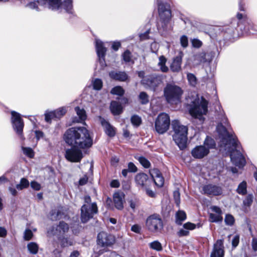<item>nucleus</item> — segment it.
Wrapping results in <instances>:
<instances>
[{
	"mask_svg": "<svg viewBox=\"0 0 257 257\" xmlns=\"http://www.w3.org/2000/svg\"><path fill=\"white\" fill-rule=\"evenodd\" d=\"M187 79L189 84L193 86H195L197 84V79L195 76L192 73H188L187 74Z\"/></svg>",
	"mask_w": 257,
	"mask_h": 257,
	"instance_id": "nucleus-49",
	"label": "nucleus"
},
{
	"mask_svg": "<svg viewBox=\"0 0 257 257\" xmlns=\"http://www.w3.org/2000/svg\"><path fill=\"white\" fill-rule=\"evenodd\" d=\"M252 247L254 251L257 250V238H253L252 240Z\"/></svg>",
	"mask_w": 257,
	"mask_h": 257,
	"instance_id": "nucleus-64",
	"label": "nucleus"
},
{
	"mask_svg": "<svg viewBox=\"0 0 257 257\" xmlns=\"http://www.w3.org/2000/svg\"><path fill=\"white\" fill-rule=\"evenodd\" d=\"M77 147H73L70 149L66 150L65 158L66 159L72 162H79L83 158L82 151Z\"/></svg>",
	"mask_w": 257,
	"mask_h": 257,
	"instance_id": "nucleus-12",
	"label": "nucleus"
},
{
	"mask_svg": "<svg viewBox=\"0 0 257 257\" xmlns=\"http://www.w3.org/2000/svg\"><path fill=\"white\" fill-rule=\"evenodd\" d=\"M204 145L206 147V149H208V151H209L210 149H213L215 147L216 144L213 139L207 136L204 142Z\"/></svg>",
	"mask_w": 257,
	"mask_h": 257,
	"instance_id": "nucleus-34",
	"label": "nucleus"
},
{
	"mask_svg": "<svg viewBox=\"0 0 257 257\" xmlns=\"http://www.w3.org/2000/svg\"><path fill=\"white\" fill-rule=\"evenodd\" d=\"M23 153L30 158H33L34 157V152L33 150L29 147H22Z\"/></svg>",
	"mask_w": 257,
	"mask_h": 257,
	"instance_id": "nucleus-44",
	"label": "nucleus"
},
{
	"mask_svg": "<svg viewBox=\"0 0 257 257\" xmlns=\"http://www.w3.org/2000/svg\"><path fill=\"white\" fill-rule=\"evenodd\" d=\"M57 119H60L67 112V108L66 107H61L55 110H54Z\"/></svg>",
	"mask_w": 257,
	"mask_h": 257,
	"instance_id": "nucleus-39",
	"label": "nucleus"
},
{
	"mask_svg": "<svg viewBox=\"0 0 257 257\" xmlns=\"http://www.w3.org/2000/svg\"><path fill=\"white\" fill-rule=\"evenodd\" d=\"M59 241L60 245L62 247L71 246L73 244V240L71 238L68 237H59Z\"/></svg>",
	"mask_w": 257,
	"mask_h": 257,
	"instance_id": "nucleus-31",
	"label": "nucleus"
},
{
	"mask_svg": "<svg viewBox=\"0 0 257 257\" xmlns=\"http://www.w3.org/2000/svg\"><path fill=\"white\" fill-rule=\"evenodd\" d=\"M149 246L151 248L158 251H161L163 249L161 243L158 240H155L150 243Z\"/></svg>",
	"mask_w": 257,
	"mask_h": 257,
	"instance_id": "nucleus-40",
	"label": "nucleus"
},
{
	"mask_svg": "<svg viewBox=\"0 0 257 257\" xmlns=\"http://www.w3.org/2000/svg\"><path fill=\"white\" fill-rule=\"evenodd\" d=\"M33 233L29 229H27L24 232V238L26 240H29L32 238Z\"/></svg>",
	"mask_w": 257,
	"mask_h": 257,
	"instance_id": "nucleus-54",
	"label": "nucleus"
},
{
	"mask_svg": "<svg viewBox=\"0 0 257 257\" xmlns=\"http://www.w3.org/2000/svg\"><path fill=\"white\" fill-rule=\"evenodd\" d=\"M146 226L151 232H160L163 228V220L159 214H153L148 216L146 219Z\"/></svg>",
	"mask_w": 257,
	"mask_h": 257,
	"instance_id": "nucleus-8",
	"label": "nucleus"
},
{
	"mask_svg": "<svg viewBox=\"0 0 257 257\" xmlns=\"http://www.w3.org/2000/svg\"><path fill=\"white\" fill-rule=\"evenodd\" d=\"M150 173L155 184L159 187H162L164 184V180L160 171L155 168L150 170Z\"/></svg>",
	"mask_w": 257,
	"mask_h": 257,
	"instance_id": "nucleus-22",
	"label": "nucleus"
},
{
	"mask_svg": "<svg viewBox=\"0 0 257 257\" xmlns=\"http://www.w3.org/2000/svg\"><path fill=\"white\" fill-rule=\"evenodd\" d=\"M159 77L151 75L148 76L142 80V83L146 87L155 90L161 83Z\"/></svg>",
	"mask_w": 257,
	"mask_h": 257,
	"instance_id": "nucleus-17",
	"label": "nucleus"
},
{
	"mask_svg": "<svg viewBox=\"0 0 257 257\" xmlns=\"http://www.w3.org/2000/svg\"><path fill=\"white\" fill-rule=\"evenodd\" d=\"M253 200V196L248 194L243 201V207H249L251 206Z\"/></svg>",
	"mask_w": 257,
	"mask_h": 257,
	"instance_id": "nucleus-43",
	"label": "nucleus"
},
{
	"mask_svg": "<svg viewBox=\"0 0 257 257\" xmlns=\"http://www.w3.org/2000/svg\"><path fill=\"white\" fill-rule=\"evenodd\" d=\"M110 93L113 95H117L118 96H122L124 93V90L122 87L117 86L113 87L110 91Z\"/></svg>",
	"mask_w": 257,
	"mask_h": 257,
	"instance_id": "nucleus-42",
	"label": "nucleus"
},
{
	"mask_svg": "<svg viewBox=\"0 0 257 257\" xmlns=\"http://www.w3.org/2000/svg\"><path fill=\"white\" fill-rule=\"evenodd\" d=\"M191 43L193 47L197 48H200L202 45V42L197 39H192Z\"/></svg>",
	"mask_w": 257,
	"mask_h": 257,
	"instance_id": "nucleus-57",
	"label": "nucleus"
},
{
	"mask_svg": "<svg viewBox=\"0 0 257 257\" xmlns=\"http://www.w3.org/2000/svg\"><path fill=\"white\" fill-rule=\"evenodd\" d=\"M68 225L63 221H60L56 228V231H59L60 234L65 233L68 231Z\"/></svg>",
	"mask_w": 257,
	"mask_h": 257,
	"instance_id": "nucleus-33",
	"label": "nucleus"
},
{
	"mask_svg": "<svg viewBox=\"0 0 257 257\" xmlns=\"http://www.w3.org/2000/svg\"><path fill=\"white\" fill-rule=\"evenodd\" d=\"M131 122L135 127H138L142 122L141 118L137 115H134L132 116Z\"/></svg>",
	"mask_w": 257,
	"mask_h": 257,
	"instance_id": "nucleus-45",
	"label": "nucleus"
},
{
	"mask_svg": "<svg viewBox=\"0 0 257 257\" xmlns=\"http://www.w3.org/2000/svg\"><path fill=\"white\" fill-rule=\"evenodd\" d=\"M211 210L215 213L209 214V220L212 222H217L221 221L223 219L222 217V212L221 209L216 206H212L210 207Z\"/></svg>",
	"mask_w": 257,
	"mask_h": 257,
	"instance_id": "nucleus-21",
	"label": "nucleus"
},
{
	"mask_svg": "<svg viewBox=\"0 0 257 257\" xmlns=\"http://www.w3.org/2000/svg\"><path fill=\"white\" fill-rule=\"evenodd\" d=\"M29 185L30 183L28 179L23 178L21 179L20 183L16 185V188L18 190H22L24 189L27 188Z\"/></svg>",
	"mask_w": 257,
	"mask_h": 257,
	"instance_id": "nucleus-35",
	"label": "nucleus"
},
{
	"mask_svg": "<svg viewBox=\"0 0 257 257\" xmlns=\"http://www.w3.org/2000/svg\"><path fill=\"white\" fill-rule=\"evenodd\" d=\"M115 237L113 235L102 231L97 235V244L102 247H108L111 246L115 242Z\"/></svg>",
	"mask_w": 257,
	"mask_h": 257,
	"instance_id": "nucleus-13",
	"label": "nucleus"
},
{
	"mask_svg": "<svg viewBox=\"0 0 257 257\" xmlns=\"http://www.w3.org/2000/svg\"><path fill=\"white\" fill-rule=\"evenodd\" d=\"M224 221L226 225L231 226L234 222V218L232 215L227 214L225 217Z\"/></svg>",
	"mask_w": 257,
	"mask_h": 257,
	"instance_id": "nucleus-51",
	"label": "nucleus"
},
{
	"mask_svg": "<svg viewBox=\"0 0 257 257\" xmlns=\"http://www.w3.org/2000/svg\"><path fill=\"white\" fill-rule=\"evenodd\" d=\"M239 237L238 235H235L232 240V245L233 247H236L239 243Z\"/></svg>",
	"mask_w": 257,
	"mask_h": 257,
	"instance_id": "nucleus-60",
	"label": "nucleus"
},
{
	"mask_svg": "<svg viewBox=\"0 0 257 257\" xmlns=\"http://www.w3.org/2000/svg\"><path fill=\"white\" fill-rule=\"evenodd\" d=\"M164 96L169 103L177 104L181 100L183 90L180 87L174 84H167L164 89Z\"/></svg>",
	"mask_w": 257,
	"mask_h": 257,
	"instance_id": "nucleus-7",
	"label": "nucleus"
},
{
	"mask_svg": "<svg viewBox=\"0 0 257 257\" xmlns=\"http://www.w3.org/2000/svg\"><path fill=\"white\" fill-rule=\"evenodd\" d=\"M237 19H233L229 25L224 26L221 28V31L225 33L232 35L235 30L239 28L240 30L245 33L254 34V32H250V29H255V26L251 24V21L246 15L241 13H238L236 15Z\"/></svg>",
	"mask_w": 257,
	"mask_h": 257,
	"instance_id": "nucleus-4",
	"label": "nucleus"
},
{
	"mask_svg": "<svg viewBox=\"0 0 257 257\" xmlns=\"http://www.w3.org/2000/svg\"><path fill=\"white\" fill-rule=\"evenodd\" d=\"M158 12L161 19L164 21H168L171 17L170 6L164 3L161 0H157Z\"/></svg>",
	"mask_w": 257,
	"mask_h": 257,
	"instance_id": "nucleus-14",
	"label": "nucleus"
},
{
	"mask_svg": "<svg viewBox=\"0 0 257 257\" xmlns=\"http://www.w3.org/2000/svg\"><path fill=\"white\" fill-rule=\"evenodd\" d=\"M141 227L138 224L133 225L131 227V230L135 233H140L141 232Z\"/></svg>",
	"mask_w": 257,
	"mask_h": 257,
	"instance_id": "nucleus-61",
	"label": "nucleus"
},
{
	"mask_svg": "<svg viewBox=\"0 0 257 257\" xmlns=\"http://www.w3.org/2000/svg\"><path fill=\"white\" fill-rule=\"evenodd\" d=\"M128 170L130 172L135 173L137 171L138 169L136 165L132 162L128 164Z\"/></svg>",
	"mask_w": 257,
	"mask_h": 257,
	"instance_id": "nucleus-58",
	"label": "nucleus"
},
{
	"mask_svg": "<svg viewBox=\"0 0 257 257\" xmlns=\"http://www.w3.org/2000/svg\"><path fill=\"white\" fill-rule=\"evenodd\" d=\"M119 185V182L117 180H113L110 183V186L113 188H117Z\"/></svg>",
	"mask_w": 257,
	"mask_h": 257,
	"instance_id": "nucleus-62",
	"label": "nucleus"
},
{
	"mask_svg": "<svg viewBox=\"0 0 257 257\" xmlns=\"http://www.w3.org/2000/svg\"><path fill=\"white\" fill-rule=\"evenodd\" d=\"M64 140L69 145L81 149L90 148L92 145V139L89 132L84 127L68 129L64 135Z\"/></svg>",
	"mask_w": 257,
	"mask_h": 257,
	"instance_id": "nucleus-2",
	"label": "nucleus"
},
{
	"mask_svg": "<svg viewBox=\"0 0 257 257\" xmlns=\"http://www.w3.org/2000/svg\"><path fill=\"white\" fill-rule=\"evenodd\" d=\"M173 196L175 203L179 206L180 203V194L179 191H175L173 193Z\"/></svg>",
	"mask_w": 257,
	"mask_h": 257,
	"instance_id": "nucleus-55",
	"label": "nucleus"
},
{
	"mask_svg": "<svg viewBox=\"0 0 257 257\" xmlns=\"http://www.w3.org/2000/svg\"><path fill=\"white\" fill-rule=\"evenodd\" d=\"M9 191L13 196H16L18 194L17 190L13 187H9Z\"/></svg>",
	"mask_w": 257,
	"mask_h": 257,
	"instance_id": "nucleus-63",
	"label": "nucleus"
},
{
	"mask_svg": "<svg viewBox=\"0 0 257 257\" xmlns=\"http://www.w3.org/2000/svg\"><path fill=\"white\" fill-rule=\"evenodd\" d=\"M110 108L112 113L114 115L120 114L122 111V106L116 101H112L110 103Z\"/></svg>",
	"mask_w": 257,
	"mask_h": 257,
	"instance_id": "nucleus-28",
	"label": "nucleus"
},
{
	"mask_svg": "<svg viewBox=\"0 0 257 257\" xmlns=\"http://www.w3.org/2000/svg\"><path fill=\"white\" fill-rule=\"evenodd\" d=\"M208 102L203 96L197 98L189 105V112L192 117L199 120L202 123L205 119L204 117L208 112Z\"/></svg>",
	"mask_w": 257,
	"mask_h": 257,
	"instance_id": "nucleus-5",
	"label": "nucleus"
},
{
	"mask_svg": "<svg viewBox=\"0 0 257 257\" xmlns=\"http://www.w3.org/2000/svg\"><path fill=\"white\" fill-rule=\"evenodd\" d=\"M186 213L183 210L178 211L175 214V222L178 225H181L182 222L186 219Z\"/></svg>",
	"mask_w": 257,
	"mask_h": 257,
	"instance_id": "nucleus-29",
	"label": "nucleus"
},
{
	"mask_svg": "<svg viewBox=\"0 0 257 257\" xmlns=\"http://www.w3.org/2000/svg\"><path fill=\"white\" fill-rule=\"evenodd\" d=\"M139 100L143 104H146L149 102V96L145 92H141L139 96Z\"/></svg>",
	"mask_w": 257,
	"mask_h": 257,
	"instance_id": "nucleus-47",
	"label": "nucleus"
},
{
	"mask_svg": "<svg viewBox=\"0 0 257 257\" xmlns=\"http://www.w3.org/2000/svg\"><path fill=\"white\" fill-rule=\"evenodd\" d=\"M39 5H47L48 8L53 11H58L60 12L64 11L68 13H72V0H36L29 3L26 7L38 11H39Z\"/></svg>",
	"mask_w": 257,
	"mask_h": 257,
	"instance_id": "nucleus-3",
	"label": "nucleus"
},
{
	"mask_svg": "<svg viewBox=\"0 0 257 257\" xmlns=\"http://www.w3.org/2000/svg\"><path fill=\"white\" fill-rule=\"evenodd\" d=\"M30 185L32 188L36 191H39L41 189L40 184L35 181H32Z\"/></svg>",
	"mask_w": 257,
	"mask_h": 257,
	"instance_id": "nucleus-56",
	"label": "nucleus"
},
{
	"mask_svg": "<svg viewBox=\"0 0 257 257\" xmlns=\"http://www.w3.org/2000/svg\"><path fill=\"white\" fill-rule=\"evenodd\" d=\"M93 88L96 90H99L102 87V81L100 79L96 78L92 81Z\"/></svg>",
	"mask_w": 257,
	"mask_h": 257,
	"instance_id": "nucleus-41",
	"label": "nucleus"
},
{
	"mask_svg": "<svg viewBox=\"0 0 257 257\" xmlns=\"http://www.w3.org/2000/svg\"><path fill=\"white\" fill-rule=\"evenodd\" d=\"M75 110L79 116L80 121H84L86 119V114L84 109H81L79 107L77 106L75 108Z\"/></svg>",
	"mask_w": 257,
	"mask_h": 257,
	"instance_id": "nucleus-37",
	"label": "nucleus"
},
{
	"mask_svg": "<svg viewBox=\"0 0 257 257\" xmlns=\"http://www.w3.org/2000/svg\"><path fill=\"white\" fill-rule=\"evenodd\" d=\"M223 248V240L218 239L214 244L210 257H223L224 255Z\"/></svg>",
	"mask_w": 257,
	"mask_h": 257,
	"instance_id": "nucleus-19",
	"label": "nucleus"
},
{
	"mask_svg": "<svg viewBox=\"0 0 257 257\" xmlns=\"http://www.w3.org/2000/svg\"><path fill=\"white\" fill-rule=\"evenodd\" d=\"M98 209L96 203L92 204H83L81 208V219L83 223L87 222L93 215L97 213Z\"/></svg>",
	"mask_w": 257,
	"mask_h": 257,
	"instance_id": "nucleus-10",
	"label": "nucleus"
},
{
	"mask_svg": "<svg viewBox=\"0 0 257 257\" xmlns=\"http://www.w3.org/2000/svg\"><path fill=\"white\" fill-rule=\"evenodd\" d=\"M202 193L208 196H218L222 194L221 187L212 184L205 185L202 187Z\"/></svg>",
	"mask_w": 257,
	"mask_h": 257,
	"instance_id": "nucleus-15",
	"label": "nucleus"
},
{
	"mask_svg": "<svg viewBox=\"0 0 257 257\" xmlns=\"http://www.w3.org/2000/svg\"><path fill=\"white\" fill-rule=\"evenodd\" d=\"M135 181L137 186L141 188H146L151 182L148 175L144 173L137 174L135 177Z\"/></svg>",
	"mask_w": 257,
	"mask_h": 257,
	"instance_id": "nucleus-18",
	"label": "nucleus"
},
{
	"mask_svg": "<svg viewBox=\"0 0 257 257\" xmlns=\"http://www.w3.org/2000/svg\"><path fill=\"white\" fill-rule=\"evenodd\" d=\"M182 55V53L180 52L178 56L174 58L170 65V69L173 72H179L181 70Z\"/></svg>",
	"mask_w": 257,
	"mask_h": 257,
	"instance_id": "nucleus-27",
	"label": "nucleus"
},
{
	"mask_svg": "<svg viewBox=\"0 0 257 257\" xmlns=\"http://www.w3.org/2000/svg\"><path fill=\"white\" fill-rule=\"evenodd\" d=\"M122 59L125 63H134V61L132 59V55L128 50H126L122 54Z\"/></svg>",
	"mask_w": 257,
	"mask_h": 257,
	"instance_id": "nucleus-38",
	"label": "nucleus"
},
{
	"mask_svg": "<svg viewBox=\"0 0 257 257\" xmlns=\"http://www.w3.org/2000/svg\"><path fill=\"white\" fill-rule=\"evenodd\" d=\"M121 46V43L119 41H114L113 42L111 46L112 49L114 50L115 51H116L118 50V49Z\"/></svg>",
	"mask_w": 257,
	"mask_h": 257,
	"instance_id": "nucleus-59",
	"label": "nucleus"
},
{
	"mask_svg": "<svg viewBox=\"0 0 257 257\" xmlns=\"http://www.w3.org/2000/svg\"><path fill=\"white\" fill-rule=\"evenodd\" d=\"M180 43L181 46L184 48H186L188 45V38L185 35H183L180 38Z\"/></svg>",
	"mask_w": 257,
	"mask_h": 257,
	"instance_id": "nucleus-53",
	"label": "nucleus"
},
{
	"mask_svg": "<svg viewBox=\"0 0 257 257\" xmlns=\"http://www.w3.org/2000/svg\"><path fill=\"white\" fill-rule=\"evenodd\" d=\"M60 212L56 209H52L50 213V217L52 220H56L61 218Z\"/></svg>",
	"mask_w": 257,
	"mask_h": 257,
	"instance_id": "nucleus-46",
	"label": "nucleus"
},
{
	"mask_svg": "<svg viewBox=\"0 0 257 257\" xmlns=\"http://www.w3.org/2000/svg\"><path fill=\"white\" fill-rule=\"evenodd\" d=\"M124 195L121 192H115L113 194V203L115 208L118 210L123 208Z\"/></svg>",
	"mask_w": 257,
	"mask_h": 257,
	"instance_id": "nucleus-25",
	"label": "nucleus"
},
{
	"mask_svg": "<svg viewBox=\"0 0 257 257\" xmlns=\"http://www.w3.org/2000/svg\"><path fill=\"white\" fill-rule=\"evenodd\" d=\"M183 227V228H181L177 232L178 235L180 237L188 236L189 234V230L195 229L196 225L193 223L188 222L184 224Z\"/></svg>",
	"mask_w": 257,
	"mask_h": 257,
	"instance_id": "nucleus-26",
	"label": "nucleus"
},
{
	"mask_svg": "<svg viewBox=\"0 0 257 257\" xmlns=\"http://www.w3.org/2000/svg\"><path fill=\"white\" fill-rule=\"evenodd\" d=\"M109 77L115 80L124 82L129 79V76L124 71H111L109 73Z\"/></svg>",
	"mask_w": 257,
	"mask_h": 257,
	"instance_id": "nucleus-23",
	"label": "nucleus"
},
{
	"mask_svg": "<svg viewBox=\"0 0 257 257\" xmlns=\"http://www.w3.org/2000/svg\"><path fill=\"white\" fill-rule=\"evenodd\" d=\"M170 119L169 115L161 113L158 115L155 121V128L159 134H163L169 128Z\"/></svg>",
	"mask_w": 257,
	"mask_h": 257,
	"instance_id": "nucleus-9",
	"label": "nucleus"
},
{
	"mask_svg": "<svg viewBox=\"0 0 257 257\" xmlns=\"http://www.w3.org/2000/svg\"><path fill=\"white\" fill-rule=\"evenodd\" d=\"M138 160L140 164L145 168H148L150 167L151 164L150 162L145 157H140L139 158Z\"/></svg>",
	"mask_w": 257,
	"mask_h": 257,
	"instance_id": "nucleus-50",
	"label": "nucleus"
},
{
	"mask_svg": "<svg viewBox=\"0 0 257 257\" xmlns=\"http://www.w3.org/2000/svg\"><path fill=\"white\" fill-rule=\"evenodd\" d=\"M221 122L216 127L220 141V150L230 154L232 164L239 168H242L246 164L245 158L240 152V144L234 133L230 131V125L224 112L221 113Z\"/></svg>",
	"mask_w": 257,
	"mask_h": 257,
	"instance_id": "nucleus-1",
	"label": "nucleus"
},
{
	"mask_svg": "<svg viewBox=\"0 0 257 257\" xmlns=\"http://www.w3.org/2000/svg\"><path fill=\"white\" fill-rule=\"evenodd\" d=\"M236 192L241 195H244L247 193V184L245 181H243L238 186Z\"/></svg>",
	"mask_w": 257,
	"mask_h": 257,
	"instance_id": "nucleus-32",
	"label": "nucleus"
},
{
	"mask_svg": "<svg viewBox=\"0 0 257 257\" xmlns=\"http://www.w3.org/2000/svg\"><path fill=\"white\" fill-rule=\"evenodd\" d=\"M11 114L13 128L16 133L22 138L24 122L20 116V114L15 111H12Z\"/></svg>",
	"mask_w": 257,
	"mask_h": 257,
	"instance_id": "nucleus-11",
	"label": "nucleus"
},
{
	"mask_svg": "<svg viewBox=\"0 0 257 257\" xmlns=\"http://www.w3.org/2000/svg\"><path fill=\"white\" fill-rule=\"evenodd\" d=\"M171 125L175 133L173 135L174 141L180 149L185 148L187 141V127L181 125L177 120H173Z\"/></svg>",
	"mask_w": 257,
	"mask_h": 257,
	"instance_id": "nucleus-6",
	"label": "nucleus"
},
{
	"mask_svg": "<svg viewBox=\"0 0 257 257\" xmlns=\"http://www.w3.org/2000/svg\"><path fill=\"white\" fill-rule=\"evenodd\" d=\"M99 119L105 134L110 137L114 136L115 135V128L104 118L100 117Z\"/></svg>",
	"mask_w": 257,
	"mask_h": 257,
	"instance_id": "nucleus-24",
	"label": "nucleus"
},
{
	"mask_svg": "<svg viewBox=\"0 0 257 257\" xmlns=\"http://www.w3.org/2000/svg\"><path fill=\"white\" fill-rule=\"evenodd\" d=\"M27 248L31 253L36 254L38 251L39 246L36 242H31L27 244Z\"/></svg>",
	"mask_w": 257,
	"mask_h": 257,
	"instance_id": "nucleus-36",
	"label": "nucleus"
},
{
	"mask_svg": "<svg viewBox=\"0 0 257 257\" xmlns=\"http://www.w3.org/2000/svg\"><path fill=\"white\" fill-rule=\"evenodd\" d=\"M209 153L208 149L203 145L197 146L191 151L192 156L195 159H202L206 156Z\"/></svg>",
	"mask_w": 257,
	"mask_h": 257,
	"instance_id": "nucleus-20",
	"label": "nucleus"
},
{
	"mask_svg": "<svg viewBox=\"0 0 257 257\" xmlns=\"http://www.w3.org/2000/svg\"><path fill=\"white\" fill-rule=\"evenodd\" d=\"M158 66L163 72H167L169 70L168 67L166 65V58L164 56H161L159 59Z\"/></svg>",
	"mask_w": 257,
	"mask_h": 257,
	"instance_id": "nucleus-30",
	"label": "nucleus"
},
{
	"mask_svg": "<svg viewBox=\"0 0 257 257\" xmlns=\"http://www.w3.org/2000/svg\"><path fill=\"white\" fill-rule=\"evenodd\" d=\"M195 60H197L198 62L196 63L197 64H199L201 62H204L205 61V55L204 53H200L199 54H197L195 56Z\"/></svg>",
	"mask_w": 257,
	"mask_h": 257,
	"instance_id": "nucleus-52",
	"label": "nucleus"
},
{
	"mask_svg": "<svg viewBox=\"0 0 257 257\" xmlns=\"http://www.w3.org/2000/svg\"><path fill=\"white\" fill-rule=\"evenodd\" d=\"M95 48L99 62L102 67L106 66L104 57L106 51V48L104 46L103 43L99 40H95Z\"/></svg>",
	"mask_w": 257,
	"mask_h": 257,
	"instance_id": "nucleus-16",
	"label": "nucleus"
},
{
	"mask_svg": "<svg viewBox=\"0 0 257 257\" xmlns=\"http://www.w3.org/2000/svg\"><path fill=\"white\" fill-rule=\"evenodd\" d=\"M54 111L47 112L45 113V119L47 122H51L52 119L56 118Z\"/></svg>",
	"mask_w": 257,
	"mask_h": 257,
	"instance_id": "nucleus-48",
	"label": "nucleus"
}]
</instances>
